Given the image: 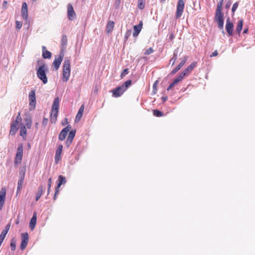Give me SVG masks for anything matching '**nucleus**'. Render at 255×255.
<instances>
[{
    "label": "nucleus",
    "instance_id": "f257e3e1",
    "mask_svg": "<svg viewBox=\"0 0 255 255\" xmlns=\"http://www.w3.org/2000/svg\"><path fill=\"white\" fill-rule=\"evenodd\" d=\"M70 62L68 59L64 60L63 64L62 80L64 82H67L70 75Z\"/></svg>",
    "mask_w": 255,
    "mask_h": 255
},
{
    "label": "nucleus",
    "instance_id": "f03ea898",
    "mask_svg": "<svg viewBox=\"0 0 255 255\" xmlns=\"http://www.w3.org/2000/svg\"><path fill=\"white\" fill-rule=\"evenodd\" d=\"M47 70V67L45 64L40 66L37 69V76L42 81L44 84H46L48 82V79L46 74Z\"/></svg>",
    "mask_w": 255,
    "mask_h": 255
},
{
    "label": "nucleus",
    "instance_id": "7ed1b4c3",
    "mask_svg": "<svg viewBox=\"0 0 255 255\" xmlns=\"http://www.w3.org/2000/svg\"><path fill=\"white\" fill-rule=\"evenodd\" d=\"M59 100L58 98H56L53 103L52 107V112L51 113L50 121L52 123H55L57 121V115L59 110Z\"/></svg>",
    "mask_w": 255,
    "mask_h": 255
},
{
    "label": "nucleus",
    "instance_id": "20e7f679",
    "mask_svg": "<svg viewBox=\"0 0 255 255\" xmlns=\"http://www.w3.org/2000/svg\"><path fill=\"white\" fill-rule=\"evenodd\" d=\"M23 156V146L22 144L19 145L17 149L16 156L14 159L15 164H20L21 162Z\"/></svg>",
    "mask_w": 255,
    "mask_h": 255
},
{
    "label": "nucleus",
    "instance_id": "39448f33",
    "mask_svg": "<svg viewBox=\"0 0 255 255\" xmlns=\"http://www.w3.org/2000/svg\"><path fill=\"white\" fill-rule=\"evenodd\" d=\"M29 101V110H33L36 106V97L34 90H31L28 95Z\"/></svg>",
    "mask_w": 255,
    "mask_h": 255
},
{
    "label": "nucleus",
    "instance_id": "423d86ee",
    "mask_svg": "<svg viewBox=\"0 0 255 255\" xmlns=\"http://www.w3.org/2000/svg\"><path fill=\"white\" fill-rule=\"evenodd\" d=\"M184 8V2L183 0H178L177 5L176 12V18H180L183 12Z\"/></svg>",
    "mask_w": 255,
    "mask_h": 255
},
{
    "label": "nucleus",
    "instance_id": "0eeeda50",
    "mask_svg": "<svg viewBox=\"0 0 255 255\" xmlns=\"http://www.w3.org/2000/svg\"><path fill=\"white\" fill-rule=\"evenodd\" d=\"M215 20L218 23V27L220 29H223L224 26V15L222 12H216Z\"/></svg>",
    "mask_w": 255,
    "mask_h": 255
},
{
    "label": "nucleus",
    "instance_id": "6e6552de",
    "mask_svg": "<svg viewBox=\"0 0 255 255\" xmlns=\"http://www.w3.org/2000/svg\"><path fill=\"white\" fill-rule=\"evenodd\" d=\"M25 173V169H21L19 171V179L18 181L17 188V191L20 190V189H21V188L22 187V185H23L24 180Z\"/></svg>",
    "mask_w": 255,
    "mask_h": 255
},
{
    "label": "nucleus",
    "instance_id": "1a4fd4ad",
    "mask_svg": "<svg viewBox=\"0 0 255 255\" xmlns=\"http://www.w3.org/2000/svg\"><path fill=\"white\" fill-rule=\"evenodd\" d=\"M66 182V178L63 175H60L58 177V183L57 184V187L55 190V194L54 196V200H56V195L58 194L59 192V188L61 186L62 184H65Z\"/></svg>",
    "mask_w": 255,
    "mask_h": 255
},
{
    "label": "nucleus",
    "instance_id": "9d476101",
    "mask_svg": "<svg viewBox=\"0 0 255 255\" xmlns=\"http://www.w3.org/2000/svg\"><path fill=\"white\" fill-rule=\"evenodd\" d=\"M67 15L70 20H73L76 18V13L70 3H69L67 5Z\"/></svg>",
    "mask_w": 255,
    "mask_h": 255
},
{
    "label": "nucleus",
    "instance_id": "9b49d317",
    "mask_svg": "<svg viewBox=\"0 0 255 255\" xmlns=\"http://www.w3.org/2000/svg\"><path fill=\"white\" fill-rule=\"evenodd\" d=\"M21 243L20 245V249L23 250L25 249L28 241V235L27 233L21 234Z\"/></svg>",
    "mask_w": 255,
    "mask_h": 255
},
{
    "label": "nucleus",
    "instance_id": "f8f14e48",
    "mask_svg": "<svg viewBox=\"0 0 255 255\" xmlns=\"http://www.w3.org/2000/svg\"><path fill=\"white\" fill-rule=\"evenodd\" d=\"M71 127L70 125L67 126L66 127L64 128L60 132L59 135V139L60 140H63L65 139L67 133L70 131Z\"/></svg>",
    "mask_w": 255,
    "mask_h": 255
},
{
    "label": "nucleus",
    "instance_id": "ddd939ff",
    "mask_svg": "<svg viewBox=\"0 0 255 255\" xmlns=\"http://www.w3.org/2000/svg\"><path fill=\"white\" fill-rule=\"evenodd\" d=\"M126 91L122 86L117 87L112 90L113 95L115 97L121 96Z\"/></svg>",
    "mask_w": 255,
    "mask_h": 255
},
{
    "label": "nucleus",
    "instance_id": "4468645a",
    "mask_svg": "<svg viewBox=\"0 0 255 255\" xmlns=\"http://www.w3.org/2000/svg\"><path fill=\"white\" fill-rule=\"evenodd\" d=\"M233 23L230 21V18L228 17L226 20V29L229 36L233 35Z\"/></svg>",
    "mask_w": 255,
    "mask_h": 255
},
{
    "label": "nucleus",
    "instance_id": "2eb2a0df",
    "mask_svg": "<svg viewBox=\"0 0 255 255\" xmlns=\"http://www.w3.org/2000/svg\"><path fill=\"white\" fill-rule=\"evenodd\" d=\"M5 195L6 189L5 188H2L0 191V210L2 209L4 204Z\"/></svg>",
    "mask_w": 255,
    "mask_h": 255
},
{
    "label": "nucleus",
    "instance_id": "dca6fc26",
    "mask_svg": "<svg viewBox=\"0 0 255 255\" xmlns=\"http://www.w3.org/2000/svg\"><path fill=\"white\" fill-rule=\"evenodd\" d=\"M63 56V54L61 53V54L59 55L58 57L55 58L54 60L53 65L56 70L59 68L61 62L62 61Z\"/></svg>",
    "mask_w": 255,
    "mask_h": 255
},
{
    "label": "nucleus",
    "instance_id": "f3484780",
    "mask_svg": "<svg viewBox=\"0 0 255 255\" xmlns=\"http://www.w3.org/2000/svg\"><path fill=\"white\" fill-rule=\"evenodd\" d=\"M63 145L62 144L59 145L56 151L55 155V161L56 163H58L61 159V154L62 152Z\"/></svg>",
    "mask_w": 255,
    "mask_h": 255
},
{
    "label": "nucleus",
    "instance_id": "a211bd4d",
    "mask_svg": "<svg viewBox=\"0 0 255 255\" xmlns=\"http://www.w3.org/2000/svg\"><path fill=\"white\" fill-rule=\"evenodd\" d=\"M188 59V56H185L184 59L181 61L180 64L174 69L172 71L171 74H174L176 73L180 68L185 64L187 60Z\"/></svg>",
    "mask_w": 255,
    "mask_h": 255
},
{
    "label": "nucleus",
    "instance_id": "6ab92c4d",
    "mask_svg": "<svg viewBox=\"0 0 255 255\" xmlns=\"http://www.w3.org/2000/svg\"><path fill=\"white\" fill-rule=\"evenodd\" d=\"M51 53L46 50V47L42 46V56L44 59H49L51 57Z\"/></svg>",
    "mask_w": 255,
    "mask_h": 255
},
{
    "label": "nucleus",
    "instance_id": "aec40b11",
    "mask_svg": "<svg viewBox=\"0 0 255 255\" xmlns=\"http://www.w3.org/2000/svg\"><path fill=\"white\" fill-rule=\"evenodd\" d=\"M84 110V105H82L81 106V107L80 108L79 111L76 115V117L75 118V122H78L81 120V119L82 117L83 114Z\"/></svg>",
    "mask_w": 255,
    "mask_h": 255
},
{
    "label": "nucleus",
    "instance_id": "412c9836",
    "mask_svg": "<svg viewBox=\"0 0 255 255\" xmlns=\"http://www.w3.org/2000/svg\"><path fill=\"white\" fill-rule=\"evenodd\" d=\"M36 223V214H34L32 218L30 220V223H29V227L31 230H33L34 228Z\"/></svg>",
    "mask_w": 255,
    "mask_h": 255
},
{
    "label": "nucleus",
    "instance_id": "4be33fe9",
    "mask_svg": "<svg viewBox=\"0 0 255 255\" xmlns=\"http://www.w3.org/2000/svg\"><path fill=\"white\" fill-rule=\"evenodd\" d=\"M114 27V22L112 21H109L106 26V31L107 33H110Z\"/></svg>",
    "mask_w": 255,
    "mask_h": 255
},
{
    "label": "nucleus",
    "instance_id": "5701e85b",
    "mask_svg": "<svg viewBox=\"0 0 255 255\" xmlns=\"http://www.w3.org/2000/svg\"><path fill=\"white\" fill-rule=\"evenodd\" d=\"M243 19H240L236 28V31L238 33L239 35H240L241 31L243 28Z\"/></svg>",
    "mask_w": 255,
    "mask_h": 255
},
{
    "label": "nucleus",
    "instance_id": "b1692460",
    "mask_svg": "<svg viewBox=\"0 0 255 255\" xmlns=\"http://www.w3.org/2000/svg\"><path fill=\"white\" fill-rule=\"evenodd\" d=\"M17 124L15 123H12L10 126V134L14 135L17 130L16 127Z\"/></svg>",
    "mask_w": 255,
    "mask_h": 255
},
{
    "label": "nucleus",
    "instance_id": "393cba45",
    "mask_svg": "<svg viewBox=\"0 0 255 255\" xmlns=\"http://www.w3.org/2000/svg\"><path fill=\"white\" fill-rule=\"evenodd\" d=\"M141 29L140 28L139 26H137L136 25H134L133 26V36L136 37L137 36L139 32H140Z\"/></svg>",
    "mask_w": 255,
    "mask_h": 255
},
{
    "label": "nucleus",
    "instance_id": "a878e982",
    "mask_svg": "<svg viewBox=\"0 0 255 255\" xmlns=\"http://www.w3.org/2000/svg\"><path fill=\"white\" fill-rule=\"evenodd\" d=\"M42 193H43V186H40L38 188V191L37 193L36 196L35 198L36 201H38L41 195L42 194Z\"/></svg>",
    "mask_w": 255,
    "mask_h": 255
},
{
    "label": "nucleus",
    "instance_id": "bb28decb",
    "mask_svg": "<svg viewBox=\"0 0 255 255\" xmlns=\"http://www.w3.org/2000/svg\"><path fill=\"white\" fill-rule=\"evenodd\" d=\"M196 63L193 62V63H191L187 68H186L184 70V71L187 73H189L193 69V68L196 66Z\"/></svg>",
    "mask_w": 255,
    "mask_h": 255
},
{
    "label": "nucleus",
    "instance_id": "cd10ccee",
    "mask_svg": "<svg viewBox=\"0 0 255 255\" xmlns=\"http://www.w3.org/2000/svg\"><path fill=\"white\" fill-rule=\"evenodd\" d=\"M177 59V51L175 50L174 52L173 57L170 60V61H169L170 63H172V65H174V64L175 63Z\"/></svg>",
    "mask_w": 255,
    "mask_h": 255
},
{
    "label": "nucleus",
    "instance_id": "c85d7f7f",
    "mask_svg": "<svg viewBox=\"0 0 255 255\" xmlns=\"http://www.w3.org/2000/svg\"><path fill=\"white\" fill-rule=\"evenodd\" d=\"M145 0H138V7L140 9H143L144 7Z\"/></svg>",
    "mask_w": 255,
    "mask_h": 255
},
{
    "label": "nucleus",
    "instance_id": "c756f323",
    "mask_svg": "<svg viewBox=\"0 0 255 255\" xmlns=\"http://www.w3.org/2000/svg\"><path fill=\"white\" fill-rule=\"evenodd\" d=\"M75 133H76V131L74 130H72L70 131L67 138L73 140V138L75 135Z\"/></svg>",
    "mask_w": 255,
    "mask_h": 255
},
{
    "label": "nucleus",
    "instance_id": "7c9ffc66",
    "mask_svg": "<svg viewBox=\"0 0 255 255\" xmlns=\"http://www.w3.org/2000/svg\"><path fill=\"white\" fill-rule=\"evenodd\" d=\"M223 0H221V1L218 3L217 7L216 10V12H222V7L223 5Z\"/></svg>",
    "mask_w": 255,
    "mask_h": 255
},
{
    "label": "nucleus",
    "instance_id": "2f4dec72",
    "mask_svg": "<svg viewBox=\"0 0 255 255\" xmlns=\"http://www.w3.org/2000/svg\"><path fill=\"white\" fill-rule=\"evenodd\" d=\"M67 43V38L66 35H63L61 39V44L63 47H65Z\"/></svg>",
    "mask_w": 255,
    "mask_h": 255
},
{
    "label": "nucleus",
    "instance_id": "473e14b6",
    "mask_svg": "<svg viewBox=\"0 0 255 255\" xmlns=\"http://www.w3.org/2000/svg\"><path fill=\"white\" fill-rule=\"evenodd\" d=\"M21 16L23 19L26 20L28 17V10L27 9H21Z\"/></svg>",
    "mask_w": 255,
    "mask_h": 255
},
{
    "label": "nucleus",
    "instance_id": "72a5a7b5",
    "mask_svg": "<svg viewBox=\"0 0 255 255\" xmlns=\"http://www.w3.org/2000/svg\"><path fill=\"white\" fill-rule=\"evenodd\" d=\"M131 80H128L126 81L122 86L124 87V89L126 90L131 85Z\"/></svg>",
    "mask_w": 255,
    "mask_h": 255
},
{
    "label": "nucleus",
    "instance_id": "f704fd0d",
    "mask_svg": "<svg viewBox=\"0 0 255 255\" xmlns=\"http://www.w3.org/2000/svg\"><path fill=\"white\" fill-rule=\"evenodd\" d=\"M153 114L154 116L158 117L163 116V113L161 111L157 110H154L153 111Z\"/></svg>",
    "mask_w": 255,
    "mask_h": 255
},
{
    "label": "nucleus",
    "instance_id": "c9c22d12",
    "mask_svg": "<svg viewBox=\"0 0 255 255\" xmlns=\"http://www.w3.org/2000/svg\"><path fill=\"white\" fill-rule=\"evenodd\" d=\"M26 129L25 126H23L20 128V134L21 136H24L26 134Z\"/></svg>",
    "mask_w": 255,
    "mask_h": 255
},
{
    "label": "nucleus",
    "instance_id": "e433bc0d",
    "mask_svg": "<svg viewBox=\"0 0 255 255\" xmlns=\"http://www.w3.org/2000/svg\"><path fill=\"white\" fill-rule=\"evenodd\" d=\"M10 226V225L9 224H7L5 226V229L2 231V232L1 233L2 234H3L4 235L6 236L9 230Z\"/></svg>",
    "mask_w": 255,
    "mask_h": 255
},
{
    "label": "nucleus",
    "instance_id": "4c0bfd02",
    "mask_svg": "<svg viewBox=\"0 0 255 255\" xmlns=\"http://www.w3.org/2000/svg\"><path fill=\"white\" fill-rule=\"evenodd\" d=\"M16 248V242L15 241L14 239H12L11 240V243H10V248L12 251H14L15 250Z\"/></svg>",
    "mask_w": 255,
    "mask_h": 255
},
{
    "label": "nucleus",
    "instance_id": "58836bf2",
    "mask_svg": "<svg viewBox=\"0 0 255 255\" xmlns=\"http://www.w3.org/2000/svg\"><path fill=\"white\" fill-rule=\"evenodd\" d=\"M131 33V30L130 29V30H127V31L125 33V39L126 40H127L129 38V37L130 36Z\"/></svg>",
    "mask_w": 255,
    "mask_h": 255
},
{
    "label": "nucleus",
    "instance_id": "ea45409f",
    "mask_svg": "<svg viewBox=\"0 0 255 255\" xmlns=\"http://www.w3.org/2000/svg\"><path fill=\"white\" fill-rule=\"evenodd\" d=\"M153 52V49L151 47H150L145 51L144 54L148 55H149L151 53H152Z\"/></svg>",
    "mask_w": 255,
    "mask_h": 255
},
{
    "label": "nucleus",
    "instance_id": "a19ab883",
    "mask_svg": "<svg viewBox=\"0 0 255 255\" xmlns=\"http://www.w3.org/2000/svg\"><path fill=\"white\" fill-rule=\"evenodd\" d=\"M21 121V118L20 117V113H18V115L16 117V119L15 121L13 123H15L16 124L20 122Z\"/></svg>",
    "mask_w": 255,
    "mask_h": 255
},
{
    "label": "nucleus",
    "instance_id": "79ce46f5",
    "mask_svg": "<svg viewBox=\"0 0 255 255\" xmlns=\"http://www.w3.org/2000/svg\"><path fill=\"white\" fill-rule=\"evenodd\" d=\"M16 27L17 29H20L22 27V23L19 21H16Z\"/></svg>",
    "mask_w": 255,
    "mask_h": 255
},
{
    "label": "nucleus",
    "instance_id": "37998d69",
    "mask_svg": "<svg viewBox=\"0 0 255 255\" xmlns=\"http://www.w3.org/2000/svg\"><path fill=\"white\" fill-rule=\"evenodd\" d=\"M238 6V4L237 2H236L233 4L232 8V11L233 12H235Z\"/></svg>",
    "mask_w": 255,
    "mask_h": 255
},
{
    "label": "nucleus",
    "instance_id": "c03bdc74",
    "mask_svg": "<svg viewBox=\"0 0 255 255\" xmlns=\"http://www.w3.org/2000/svg\"><path fill=\"white\" fill-rule=\"evenodd\" d=\"M128 69H125L123 70V71L122 72V73H121V77H123L124 76H125L127 74H128Z\"/></svg>",
    "mask_w": 255,
    "mask_h": 255
},
{
    "label": "nucleus",
    "instance_id": "a18cd8bd",
    "mask_svg": "<svg viewBox=\"0 0 255 255\" xmlns=\"http://www.w3.org/2000/svg\"><path fill=\"white\" fill-rule=\"evenodd\" d=\"M48 123V119L44 118L42 121V125L43 126L45 127Z\"/></svg>",
    "mask_w": 255,
    "mask_h": 255
},
{
    "label": "nucleus",
    "instance_id": "49530a36",
    "mask_svg": "<svg viewBox=\"0 0 255 255\" xmlns=\"http://www.w3.org/2000/svg\"><path fill=\"white\" fill-rule=\"evenodd\" d=\"M72 141H73V140H70V139H69L68 138H67V140L66 141V146L67 147H69L70 145V144L72 143Z\"/></svg>",
    "mask_w": 255,
    "mask_h": 255
},
{
    "label": "nucleus",
    "instance_id": "de8ad7c7",
    "mask_svg": "<svg viewBox=\"0 0 255 255\" xmlns=\"http://www.w3.org/2000/svg\"><path fill=\"white\" fill-rule=\"evenodd\" d=\"M187 74V73L185 72V71H184L183 72H182L180 74V75L179 76V77H180V78L181 79H182L184 77H185L186 76V75Z\"/></svg>",
    "mask_w": 255,
    "mask_h": 255
},
{
    "label": "nucleus",
    "instance_id": "09e8293b",
    "mask_svg": "<svg viewBox=\"0 0 255 255\" xmlns=\"http://www.w3.org/2000/svg\"><path fill=\"white\" fill-rule=\"evenodd\" d=\"M175 84H176V83H174V82L173 81L167 88V91H169L170 90L172 87H173Z\"/></svg>",
    "mask_w": 255,
    "mask_h": 255
},
{
    "label": "nucleus",
    "instance_id": "8fccbe9b",
    "mask_svg": "<svg viewBox=\"0 0 255 255\" xmlns=\"http://www.w3.org/2000/svg\"><path fill=\"white\" fill-rule=\"evenodd\" d=\"M26 127L28 128H31V121L30 120L27 121V122L26 124Z\"/></svg>",
    "mask_w": 255,
    "mask_h": 255
},
{
    "label": "nucleus",
    "instance_id": "3c124183",
    "mask_svg": "<svg viewBox=\"0 0 255 255\" xmlns=\"http://www.w3.org/2000/svg\"><path fill=\"white\" fill-rule=\"evenodd\" d=\"M21 9H25V10L27 9V6L25 2H23L22 3Z\"/></svg>",
    "mask_w": 255,
    "mask_h": 255
},
{
    "label": "nucleus",
    "instance_id": "603ef678",
    "mask_svg": "<svg viewBox=\"0 0 255 255\" xmlns=\"http://www.w3.org/2000/svg\"><path fill=\"white\" fill-rule=\"evenodd\" d=\"M182 79L180 78V77H179V76L176 78L175 79H174V83H176L177 84V83H178L179 81H180Z\"/></svg>",
    "mask_w": 255,
    "mask_h": 255
},
{
    "label": "nucleus",
    "instance_id": "864d4df0",
    "mask_svg": "<svg viewBox=\"0 0 255 255\" xmlns=\"http://www.w3.org/2000/svg\"><path fill=\"white\" fill-rule=\"evenodd\" d=\"M217 55H218V52L217 50H216L210 55V57L216 56Z\"/></svg>",
    "mask_w": 255,
    "mask_h": 255
},
{
    "label": "nucleus",
    "instance_id": "5fc2aeb1",
    "mask_svg": "<svg viewBox=\"0 0 255 255\" xmlns=\"http://www.w3.org/2000/svg\"><path fill=\"white\" fill-rule=\"evenodd\" d=\"M51 184H52V178H50L48 179V186H51Z\"/></svg>",
    "mask_w": 255,
    "mask_h": 255
},
{
    "label": "nucleus",
    "instance_id": "6e6d98bb",
    "mask_svg": "<svg viewBox=\"0 0 255 255\" xmlns=\"http://www.w3.org/2000/svg\"><path fill=\"white\" fill-rule=\"evenodd\" d=\"M142 21H140L138 25H136L137 26H139L140 28L141 29L142 26Z\"/></svg>",
    "mask_w": 255,
    "mask_h": 255
},
{
    "label": "nucleus",
    "instance_id": "4d7b16f0",
    "mask_svg": "<svg viewBox=\"0 0 255 255\" xmlns=\"http://www.w3.org/2000/svg\"><path fill=\"white\" fill-rule=\"evenodd\" d=\"M157 81H155V82L153 84V88L154 89V90H156V86H157Z\"/></svg>",
    "mask_w": 255,
    "mask_h": 255
},
{
    "label": "nucleus",
    "instance_id": "13d9d810",
    "mask_svg": "<svg viewBox=\"0 0 255 255\" xmlns=\"http://www.w3.org/2000/svg\"><path fill=\"white\" fill-rule=\"evenodd\" d=\"M231 4V2H230V1H229V2H228L226 4V8L229 7L230 6Z\"/></svg>",
    "mask_w": 255,
    "mask_h": 255
},
{
    "label": "nucleus",
    "instance_id": "bf43d9fd",
    "mask_svg": "<svg viewBox=\"0 0 255 255\" xmlns=\"http://www.w3.org/2000/svg\"><path fill=\"white\" fill-rule=\"evenodd\" d=\"M7 4V1H4L2 3V6L3 7H5L6 6V5Z\"/></svg>",
    "mask_w": 255,
    "mask_h": 255
},
{
    "label": "nucleus",
    "instance_id": "052dcab7",
    "mask_svg": "<svg viewBox=\"0 0 255 255\" xmlns=\"http://www.w3.org/2000/svg\"><path fill=\"white\" fill-rule=\"evenodd\" d=\"M163 102H165L167 100V97H163L162 98Z\"/></svg>",
    "mask_w": 255,
    "mask_h": 255
},
{
    "label": "nucleus",
    "instance_id": "680f3d73",
    "mask_svg": "<svg viewBox=\"0 0 255 255\" xmlns=\"http://www.w3.org/2000/svg\"><path fill=\"white\" fill-rule=\"evenodd\" d=\"M248 32V28H246L244 30L243 33H247Z\"/></svg>",
    "mask_w": 255,
    "mask_h": 255
},
{
    "label": "nucleus",
    "instance_id": "e2e57ef3",
    "mask_svg": "<svg viewBox=\"0 0 255 255\" xmlns=\"http://www.w3.org/2000/svg\"><path fill=\"white\" fill-rule=\"evenodd\" d=\"M50 188H51V186H48V190H47L48 194H49L50 193Z\"/></svg>",
    "mask_w": 255,
    "mask_h": 255
},
{
    "label": "nucleus",
    "instance_id": "0e129e2a",
    "mask_svg": "<svg viewBox=\"0 0 255 255\" xmlns=\"http://www.w3.org/2000/svg\"><path fill=\"white\" fill-rule=\"evenodd\" d=\"M66 124L68 123L67 119L66 118L65 119Z\"/></svg>",
    "mask_w": 255,
    "mask_h": 255
},
{
    "label": "nucleus",
    "instance_id": "69168bd1",
    "mask_svg": "<svg viewBox=\"0 0 255 255\" xmlns=\"http://www.w3.org/2000/svg\"><path fill=\"white\" fill-rule=\"evenodd\" d=\"M66 124L65 122H64V123H62V125L64 126Z\"/></svg>",
    "mask_w": 255,
    "mask_h": 255
},
{
    "label": "nucleus",
    "instance_id": "338daca9",
    "mask_svg": "<svg viewBox=\"0 0 255 255\" xmlns=\"http://www.w3.org/2000/svg\"><path fill=\"white\" fill-rule=\"evenodd\" d=\"M222 33H223V34H225V32H224V30H223V31H222Z\"/></svg>",
    "mask_w": 255,
    "mask_h": 255
},
{
    "label": "nucleus",
    "instance_id": "774afa93",
    "mask_svg": "<svg viewBox=\"0 0 255 255\" xmlns=\"http://www.w3.org/2000/svg\"><path fill=\"white\" fill-rule=\"evenodd\" d=\"M165 0H161L162 2L164 1Z\"/></svg>",
    "mask_w": 255,
    "mask_h": 255
}]
</instances>
